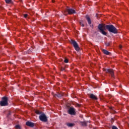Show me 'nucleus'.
Wrapping results in <instances>:
<instances>
[{"label":"nucleus","instance_id":"1","mask_svg":"<svg viewBox=\"0 0 129 129\" xmlns=\"http://www.w3.org/2000/svg\"><path fill=\"white\" fill-rule=\"evenodd\" d=\"M35 113H36V114H40L39 118L41 121H43L44 122H47V121H48V118L45 113L39 110H36Z\"/></svg>","mask_w":129,"mask_h":129},{"label":"nucleus","instance_id":"2","mask_svg":"<svg viewBox=\"0 0 129 129\" xmlns=\"http://www.w3.org/2000/svg\"><path fill=\"white\" fill-rule=\"evenodd\" d=\"M106 29L108 30L110 33H113V34H117L118 31L113 25H105Z\"/></svg>","mask_w":129,"mask_h":129},{"label":"nucleus","instance_id":"3","mask_svg":"<svg viewBox=\"0 0 129 129\" xmlns=\"http://www.w3.org/2000/svg\"><path fill=\"white\" fill-rule=\"evenodd\" d=\"M106 28V27H105V24H100L98 26V29L99 30L100 33L104 36H106V35H107L106 32L104 31V30H105Z\"/></svg>","mask_w":129,"mask_h":129},{"label":"nucleus","instance_id":"4","mask_svg":"<svg viewBox=\"0 0 129 129\" xmlns=\"http://www.w3.org/2000/svg\"><path fill=\"white\" fill-rule=\"evenodd\" d=\"M9 98L8 97L4 96L2 98V100L0 101L1 106H8L9 103L8 102Z\"/></svg>","mask_w":129,"mask_h":129},{"label":"nucleus","instance_id":"5","mask_svg":"<svg viewBox=\"0 0 129 129\" xmlns=\"http://www.w3.org/2000/svg\"><path fill=\"white\" fill-rule=\"evenodd\" d=\"M71 44H72L76 50H77L78 52L80 51V47H79L78 43H77L75 40H71Z\"/></svg>","mask_w":129,"mask_h":129},{"label":"nucleus","instance_id":"6","mask_svg":"<svg viewBox=\"0 0 129 129\" xmlns=\"http://www.w3.org/2000/svg\"><path fill=\"white\" fill-rule=\"evenodd\" d=\"M76 110L74 107H71L68 110V112L69 114H71V115H76V112L75 111Z\"/></svg>","mask_w":129,"mask_h":129},{"label":"nucleus","instance_id":"7","mask_svg":"<svg viewBox=\"0 0 129 129\" xmlns=\"http://www.w3.org/2000/svg\"><path fill=\"white\" fill-rule=\"evenodd\" d=\"M104 71L106 73H109L111 75V77H114V72H113V70L111 69H104Z\"/></svg>","mask_w":129,"mask_h":129},{"label":"nucleus","instance_id":"8","mask_svg":"<svg viewBox=\"0 0 129 129\" xmlns=\"http://www.w3.org/2000/svg\"><path fill=\"white\" fill-rule=\"evenodd\" d=\"M67 11L69 15H73V14H76V11L74 9L68 8Z\"/></svg>","mask_w":129,"mask_h":129},{"label":"nucleus","instance_id":"9","mask_svg":"<svg viewBox=\"0 0 129 129\" xmlns=\"http://www.w3.org/2000/svg\"><path fill=\"white\" fill-rule=\"evenodd\" d=\"M26 124L27 126H29L30 127H34V126H35V123L30 121H27Z\"/></svg>","mask_w":129,"mask_h":129},{"label":"nucleus","instance_id":"10","mask_svg":"<svg viewBox=\"0 0 129 129\" xmlns=\"http://www.w3.org/2000/svg\"><path fill=\"white\" fill-rule=\"evenodd\" d=\"M89 97H90V98L94 100H97L98 99L97 97H96V96L94 95V94H91Z\"/></svg>","mask_w":129,"mask_h":129},{"label":"nucleus","instance_id":"11","mask_svg":"<svg viewBox=\"0 0 129 129\" xmlns=\"http://www.w3.org/2000/svg\"><path fill=\"white\" fill-rule=\"evenodd\" d=\"M86 19L89 24V25H91V19H90V17L88 15H87L86 16Z\"/></svg>","mask_w":129,"mask_h":129},{"label":"nucleus","instance_id":"12","mask_svg":"<svg viewBox=\"0 0 129 129\" xmlns=\"http://www.w3.org/2000/svg\"><path fill=\"white\" fill-rule=\"evenodd\" d=\"M102 52L105 55H109V54H110V52H109L108 51H107V50H106L105 49H103L102 50Z\"/></svg>","mask_w":129,"mask_h":129},{"label":"nucleus","instance_id":"13","mask_svg":"<svg viewBox=\"0 0 129 129\" xmlns=\"http://www.w3.org/2000/svg\"><path fill=\"white\" fill-rule=\"evenodd\" d=\"M67 125L68 126H69V127H72V126H74V125H75V124H74V123H67Z\"/></svg>","mask_w":129,"mask_h":129},{"label":"nucleus","instance_id":"14","mask_svg":"<svg viewBox=\"0 0 129 129\" xmlns=\"http://www.w3.org/2000/svg\"><path fill=\"white\" fill-rule=\"evenodd\" d=\"M87 122H88V121H84V122H81V123L82 124V125H83V126H86L87 125Z\"/></svg>","mask_w":129,"mask_h":129},{"label":"nucleus","instance_id":"15","mask_svg":"<svg viewBox=\"0 0 129 129\" xmlns=\"http://www.w3.org/2000/svg\"><path fill=\"white\" fill-rule=\"evenodd\" d=\"M55 97H61L62 94L57 93L55 95Z\"/></svg>","mask_w":129,"mask_h":129},{"label":"nucleus","instance_id":"16","mask_svg":"<svg viewBox=\"0 0 129 129\" xmlns=\"http://www.w3.org/2000/svg\"><path fill=\"white\" fill-rule=\"evenodd\" d=\"M6 4H13V1L12 0H5Z\"/></svg>","mask_w":129,"mask_h":129},{"label":"nucleus","instance_id":"17","mask_svg":"<svg viewBox=\"0 0 129 129\" xmlns=\"http://www.w3.org/2000/svg\"><path fill=\"white\" fill-rule=\"evenodd\" d=\"M15 128L21 129V126H20L19 124H17L15 126Z\"/></svg>","mask_w":129,"mask_h":129},{"label":"nucleus","instance_id":"18","mask_svg":"<svg viewBox=\"0 0 129 129\" xmlns=\"http://www.w3.org/2000/svg\"><path fill=\"white\" fill-rule=\"evenodd\" d=\"M32 52V50L31 49H29V50H27L25 52V54H30Z\"/></svg>","mask_w":129,"mask_h":129},{"label":"nucleus","instance_id":"19","mask_svg":"<svg viewBox=\"0 0 129 129\" xmlns=\"http://www.w3.org/2000/svg\"><path fill=\"white\" fill-rule=\"evenodd\" d=\"M80 26H81L82 27H84V24H83V23L82 22V21H81L80 22Z\"/></svg>","mask_w":129,"mask_h":129},{"label":"nucleus","instance_id":"20","mask_svg":"<svg viewBox=\"0 0 129 129\" xmlns=\"http://www.w3.org/2000/svg\"><path fill=\"white\" fill-rule=\"evenodd\" d=\"M105 45L107 46H110V42H106Z\"/></svg>","mask_w":129,"mask_h":129},{"label":"nucleus","instance_id":"21","mask_svg":"<svg viewBox=\"0 0 129 129\" xmlns=\"http://www.w3.org/2000/svg\"><path fill=\"white\" fill-rule=\"evenodd\" d=\"M64 63H68L69 60H68V59H67V58H65L64 60Z\"/></svg>","mask_w":129,"mask_h":129},{"label":"nucleus","instance_id":"22","mask_svg":"<svg viewBox=\"0 0 129 129\" xmlns=\"http://www.w3.org/2000/svg\"><path fill=\"white\" fill-rule=\"evenodd\" d=\"M112 129H118V128H117V127H116V126L113 125V126H112Z\"/></svg>","mask_w":129,"mask_h":129},{"label":"nucleus","instance_id":"23","mask_svg":"<svg viewBox=\"0 0 129 129\" xmlns=\"http://www.w3.org/2000/svg\"><path fill=\"white\" fill-rule=\"evenodd\" d=\"M24 17L25 18H28V14H24Z\"/></svg>","mask_w":129,"mask_h":129},{"label":"nucleus","instance_id":"24","mask_svg":"<svg viewBox=\"0 0 129 129\" xmlns=\"http://www.w3.org/2000/svg\"><path fill=\"white\" fill-rule=\"evenodd\" d=\"M110 109H111V110H112L113 113H114V112H115V111H114L112 108H110Z\"/></svg>","mask_w":129,"mask_h":129},{"label":"nucleus","instance_id":"25","mask_svg":"<svg viewBox=\"0 0 129 129\" xmlns=\"http://www.w3.org/2000/svg\"><path fill=\"white\" fill-rule=\"evenodd\" d=\"M65 71V69L63 67H61V71Z\"/></svg>","mask_w":129,"mask_h":129},{"label":"nucleus","instance_id":"26","mask_svg":"<svg viewBox=\"0 0 129 129\" xmlns=\"http://www.w3.org/2000/svg\"><path fill=\"white\" fill-rule=\"evenodd\" d=\"M121 48H122L121 45H120V46H119V49H121Z\"/></svg>","mask_w":129,"mask_h":129},{"label":"nucleus","instance_id":"27","mask_svg":"<svg viewBox=\"0 0 129 129\" xmlns=\"http://www.w3.org/2000/svg\"><path fill=\"white\" fill-rule=\"evenodd\" d=\"M52 2L54 3V0H52Z\"/></svg>","mask_w":129,"mask_h":129},{"label":"nucleus","instance_id":"28","mask_svg":"<svg viewBox=\"0 0 129 129\" xmlns=\"http://www.w3.org/2000/svg\"><path fill=\"white\" fill-rule=\"evenodd\" d=\"M64 13H66V11Z\"/></svg>","mask_w":129,"mask_h":129}]
</instances>
